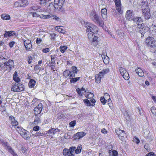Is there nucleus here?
<instances>
[{"instance_id":"18","label":"nucleus","mask_w":156,"mask_h":156,"mask_svg":"<svg viewBox=\"0 0 156 156\" xmlns=\"http://www.w3.org/2000/svg\"><path fill=\"white\" fill-rule=\"evenodd\" d=\"M85 135L86 133L84 132H78L74 135V139L75 140H79L84 136Z\"/></svg>"},{"instance_id":"55","label":"nucleus","mask_w":156,"mask_h":156,"mask_svg":"<svg viewBox=\"0 0 156 156\" xmlns=\"http://www.w3.org/2000/svg\"><path fill=\"white\" fill-rule=\"evenodd\" d=\"M36 42L37 44H41L42 40L41 38H37L36 40Z\"/></svg>"},{"instance_id":"10","label":"nucleus","mask_w":156,"mask_h":156,"mask_svg":"<svg viewBox=\"0 0 156 156\" xmlns=\"http://www.w3.org/2000/svg\"><path fill=\"white\" fill-rule=\"evenodd\" d=\"M40 19H49L51 18L54 20H56L60 22L61 21V19L55 16L52 15H45L42 14H40Z\"/></svg>"},{"instance_id":"24","label":"nucleus","mask_w":156,"mask_h":156,"mask_svg":"<svg viewBox=\"0 0 156 156\" xmlns=\"http://www.w3.org/2000/svg\"><path fill=\"white\" fill-rule=\"evenodd\" d=\"M85 96L87 98L90 99L94 97L93 94L91 92L85 91Z\"/></svg>"},{"instance_id":"40","label":"nucleus","mask_w":156,"mask_h":156,"mask_svg":"<svg viewBox=\"0 0 156 156\" xmlns=\"http://www.w3.org/2000/svg\"><path fill=\"white\" fill-rule=\"evenodd\" d=\"M76 149V147H73L69 148V150L71 153V155H72V154H74L73 153H74V151H75Z\"/></svg>"},{"instance_id":"30","label":"nucleus","mask_w":156,"mask_h":156,"mask_svg":"<svg viewBox=\"0 0 156 156\" xmlns=\"http://www.w3.org/2000/svg\"><path fill=\"white\" fill-rule=\"evenodd\" d=\"M67 47L66 46H61L60 47V51L62 53H64L67 49Z\"/></svg>"},{"instance_id":"20","label":"nucleus","mask_w":156,"mask_h":156,"mask_svg":"<svg viewBox=\"0 0 156 156\" xmlns=\"http://www.w3.org/2000/svg\"><path fill=\"white\" fill-rule=\"evenodd\" d=\"M24 45L27 50L32 48V46L31 44V41L28 40H27L24 42Z\"/></svg>"},{"instance_id":"53","label":"nucleus","mask_w":156,"mask_h":156,"mask_svg":"<svg viewBox=\"0 0 156 156\" xmlns=\"http://www.w3.org/2000/svg\"><path fill=\"white\" fill-rule=\"evenodd\" d=\"M151 111L153 114H155L156 113V109L155 107H152L151 108Z\"/></svg>"},{"instance_id":"29","label":"nucleus","mask_w":156,"mask_h":156,"mask_svg":"<svg viewBox=\"0 0 156 156\" xmlns=\"http://www.w3.org/2000/svg\"><path fill=\"white\" fill-rule=\"evenodd\" d=\"M82 148V145L80 144L77 147V148L75 149V153L76 154L80 153L81 152Z\"/></svg>"},{"instance_id":"17","label":"nucleus","mask_w":156,"mask_h":156,"mask_svg":"<svg viewBox=\"0 0 156 156\" xmlns=\"http://www.w3.org/2000/svg\"><path fill=\"white\" fill-rule=\"evenodd\" d=\"M90 101V102L87 99H84L83 100L84 102L86 104L87 106H92L94 105L95 101L94 99H91Z\"/></svg>"},{"instance_id":"1","label":"nucleus","mask_w":156,"mask_h":156,"mask_svg":"<svg viewBox=\"0 0 156 156\" xmlns=\"http://www.w3.org/2000/svg\"><path fill=\"white\" fill-rule=\"evenodd\" d=\"M86 28V32H90L88 34L89 39L92 41L93 44L96 46L98 44V30H96L97 27L90 23Z\"/></svg>"},{"instance_id":"54","label":"nucleus","mask_w":156,"mask_h":156,"mask_svg":"<svg viewBox=\"0 0 156 156\" xmlns=\"http://www.w3.org/2000/svg\"><path fill=\"white\" fill-rule=\"evenodd\" d=\"M100 101L102 104L105 105V104L106 100L104 97H101L100 98Z\"/></svg>"},{"instance_id":"43","label":"nucleus","mask_w":156,"mask_h":156,"mask_svg":"<svg viewBox=\"0 0 156 156\" xmlns=\"http://www.w3.org/2000/svg\"><path fill=\"white\" fill-rule=\"evenodd\" d=\"M112 152H109V154H111ZM118 153L116 151L114 150L112 151V156H118Z\"/></svg>"},{"instance_id":"47","label":"nucleus","mask_w":156,"mask_h":156,"mask_svg":"<svg viewBox=\"0 0 156 156\" xmlns=\"http://www.w3.org/2000/svg\"><path fill=\"white\" fill-rule=\"evenodd\" d=\"M42 104L39 103L37 106L35 108H37L38 109H39V111H41L42 110Z\"/></svg>"},{"instance_id":"46","label":"nucleus","mask_w":156,"mask_h":156,"mask_svg":"<svg viewBox=\"0 0 156 156\" xmlns=\"http://www.w3.org/2000/svg\"><path fill=\"white\" fill-rule=\"evenodd\" d=\"M51 63H54L55 62V59L56 57V56L55 55H51Z\"/></svg>"},{"instance_id":"41","label":"nucleus","mask_w":156,"mask_h":156,"mask_svg":"<svg viewBox=\"0 0 156 156\" xmlns=\"http://www.w3.org/2000/svg\"><path fill=\"white\" fill-rule=\"evenodd\" d=\"M50 0H40V4L41 5H45Z\"/></svg>"},{"instance_id":"34","label":"nucleus","mask_w":156,"mask_h":156,"mask_svg":"<svg viewBox=\"0 0 156 156\" xmlns=\"http://www.w3.org/2000/svg\"><path fill=\"white\" fill-rule=\"evenodd\" d=\"M21 0H18L14 4V6L15 7H21L22 6L21 4Z\"/></svg>"},{"instance_id":"51","label":"nucleus","mask_w":156,"mask_h":156,"mask_svg":"<svg viewBox=\"0 0 156 156\" xmlns=\"http://www.w3.org/2000/svg\"><path fill=\"white\" fill-rule=\"evenodd\" d=\"M98 23H99V25L103 29H105V26L103 21H99Z\"/></svg>"},{"instance_id":"50","label":"nucleus","mask_w":156,"mask_h":156,"mask_svg":"<svg viewBox=\"0 0 156 156\" xmlns=\"http://www.w3.org/2000/svg\"><path fill=\"white\" fill-rule=\"evenodd\" d=\"M76 90L77 91L78 94L81 96H82L83 94V92L82 91L80 88H78L76 89Z\"/></svg>"},{"instance_id":"11","label":"nucleus","mask_w":156,"mask_h":156,"mask_svg":"<svg viewBox=\"0 0 156 156\" xmlns=\"http://www.w3.org/2000/svg\"><path fill=\"white\" fill-rule=\"evenodd\" d=\"M100 58V59L101 58L103 60L104 63L106 65L109 63V59L108 57L106 55L105 51L103 52L101 54H99L98 56Z\"/></svg>"},{"instance_id":"19","label":"nucleus","mask_w":156,"mask_h":156,"mask_svg":"<svg viewBox=\"0 0 156 156\" xmlns=\"http://www.w3.org/2000/svg\"><path fill=\"white\" fill-rule=\"evenodd\" d=\"M115 5L116 6V9L119 13H121V4L120 0H114Z\"/></svg>"},{"instance_id":"48","label":"nucleus","mask_w":156,"mask_h":156,"mask_svg":"<svg viewBox=\"0 0 156 156\" xmlns=\"http://www.w3.org/2000/svg\"><path fill=\"white\" fill-rule=\"evenodd\" d=\"M152 31V34L153 35H156V26H154L153 29Z\"/></svg>"},{"instance_id":"32","label":"nucleus","mask_w":156,"mask_h":156,"mask_svg":"<svg viewBox=\"0 0 156 156\" xmlns=\"http://www.w3.org/2000/svg\"><path fill=\"white\" fill-rule=\"evenodd\" d=\"M2 18L5 20H9L10 19L9 15L6 14H3L1 15Z\"/></svg>"},{"instance_id":"45","label":"nucleus","mask_w":156,"mask_h":156,"mask_svg":"<svg viewBox=\"0 0 156 156\" xmlns=\"http://www.w3.org/2000/svg\"><path fill=\"white\" fill-rule=\"evenodd\" d=\"M68 77H69L70 78L75 76V75L73 74V72H71V71H69V73H68Z\"/></svg>"},{"instance_id":"16","label":"nucleus","mask_w":156,"mask_h":156,"mask_svg":"<svg viewBox=\"0 0 156 156\" xmlns=\"http://www.w3.org/2000/svg\"><path fill=\"white\" fill-rule=\"evenodd\" d=\"M90 16L91 20L96 23H98V16L97 12L93 10L90 13Z\"/></svg>"},{"instance_id":"35","label":"nucleus","mask_w":156,"mask_h":156,"mask_svg":"<svg viewBox=\"0 0 156 156\" xmlns=\"http://www.w3.org/2000/svg\"><path fill=\"white\" fill-rule=\"evenodd\" d=\"M41 122V119L40 117H36L34 121V123L35 124H37L38 123Z\"/></svg>"},{"instance_id":"5","label":"nucleus","mask_w":156,"mask_h":156,"mask_svg":"<svg viewBox=\"0 0 156 156\" xmlns=\"http://www.w3.org/2000/svg\"><path fill=\"white\" fill-rule=\"evenodd\" d=\"M24 90L23 85L19 83H15L13 84L11 87V90L14 92H20Z\"/></svg>"},{"instance_id":"14","label":"nucleus","mask_w":156,"mask_h":156,"mask_svg":"<svg viewBox=\"0 0 156 156\" xmlns=\"http://www.w3.org/2000/svg\"><path fill=\"white\" fill-rule=\"evenodd\" d=\"M65 0H55L54 5L55 9H60L64 3Z\"/></svg>"},{"instance_id":"8","label":"nucleus","mask_w":156,"mask_h":156,"mask_svg":"<svg viewBox=\"0 0 156 156\" xmlns=\"http://www.w3.org/2000/svg\"><path fill=\"white\" fill-rule=\"evenodd\" d=\"M146 42L148 46L152 48L156 47V41L153 37H147Z\"/></svg>"},{"instance_id":"39","label":"nucleus","mask_w":156,"mask_h":156,"mask_svg":"<svg viewBox=\"0 0 156 156\" xmlns=\"http://www.w3.org/2000/svg\"><path fill=\"white\" fill-rule=\"evenodd\" d=\"M119 69L121 75L123 74V73H125L127 72V71L125 69L122 67H119Z\"/></svg>"},{"instance_id":"33","label":"nucleus","mask_w":156,"mask_h":156,"mask_svg":"<svg viewBox=\"0 0 156 156\" xmlns=\"http://www.w3.org/2000/svg\"><path fill=\"white\" fill-rule=\"evenodd\" d=\"M121 75L125 80H128L129 78V75L127 72L125 73H123V74Z\"/></svg>"},{"instance_id":"25","label":"nucleus","mask_w":156,"mask_h":156,"mask_svg":"<svg viewBox=\"0 0 156 156\" xmlns=\"http://www.w3.org/2000/svg\"><path fill=\"white\" fill-rule=\"evenodd\" d=\"M135 71L139 76L142 77L144 76V73L140 68H138Z\"/></svg>"},{"instance_id":"61","label":"nucleus","mask_w":156,"mask_h":156,"mask_svg":"<svg viewBox=\"0 0 156 156\" xmlns=\"http://www.w3.org/2000/svg\"><path fill=\"white\" fill-rule=\"evenodd\" d=\"M64 138L65 139H68L70 138V136L69 135L68 133H66L64 135Z\"/></svg>"},{"instance_id":"57","label":"nucleus","mask_w":156,"mask_h":156,"mask_svg":"<svg viewBox=\"0 0 156 156\" xmlns=\"http://www.w3.org/2000/svg\"><path fill=\"white\" fill-rule=\"evenodd\" d=\"M76 122L75 121H73L70 122L69 125L71 127H74L76 125Z\"/></svg>"},{"instance_id":"13","label":"nucleus","mask_w":156,"mask_h":156,"mask_svg":"<svg viewBox=\"0 0 156 156\" xmlns=\"http://www.w3.org/2000/svg\"><path fill=\"white\" fill-rule=\"evenodd\" d=\"M132 20L133 21L135 26H137V27H142L144 24L142 23L143 20L141 17L134 18Z\"/></svg>"},{"instance_id":"9","label":"nucleus","mask_w":156,"mask_h":156,"mask_svg":"<svg viewBox=\"0 0 156 156\" xmlns=\"http://www.w3.org/2000/svg\"><path fill=\"white\" fill-rule=\"evenodd\" d=\"M115 132L119 139L121 141H123L124 140V137L126 136V134L125 131L121 130L119 129H117L115 130Z\"/></svg>"},{"instance_id":"28","label":"nucleus","mask_w":156,"mask_h":156,"mask_svg":"<svg viewBox=\"0 0 156 156\" xmlns=\"http://www.w3.org/2000/svg\"><path fill=\"white\" fill-rule=\"evenodd\" d=\"M55 28L56 30H57L59 32L63 34L65 33V31L63 29V27L62 26H57L55 27Z\"/></svg>"},{"instance_id":"56","label":"nucleus","mask_w":156,"mask_h":156,"mask_svg":"<svg viewBox=\"0 0 156 156\" xmlns=\"http://www.w3.org/2000/svg\"><path fill=\"white\" fill-rule=\"evenodd\" d=\"M42 51L44 53H47L50 51V49L48 48H45L42 49Z\"/></svg>"},{"instance_id":"38","label":"nucleus","mask_w":156,"mask_h":156,"mask_svg":"<svg viewBox=\"0 0 156 156\" xmlns=\"http://www.w3.org/2000/svg\"><path fill=\"white\" fill-rule=\"evenodd\" d=\"M21 4L22 6H24L28 4V2L27 0H21Z\"/></svg>"},{"instance_id":"63","label":"nucleus","mask_w":156,"mask_h":156,"mask_svg":"<svg viewBox=\"0 0 156 156\" xmlns=\"http://www.w3.org/2000/svg\"><path fill=\"white\" fill-rule=\"evenodd\" d=\"M155 154L153 152H150L147 154L145 156H155Z\"/></svg>"},{"instance_id":"23","label":"nucleus","mask_w":156,"mask_h":156,"mask_svg":"<svg viewBox=\"0 0 156 156\" xmlns=\"http://www.w3.org/2000/svg\"><path fill=\"white\" fill-rule=\"evenodd\" d=\"M29 14L31 15L34 19L39 18H40V15H39L38 12H37L31 11L29 12Z\"/></svg>"},{"instance_id":"64","label":"nucleus","mask_w":156,"mask_h":156,"mask_svg":"<svg viewBox=\"0 0 156 156\" xmlns=\"http://www.w3.org/2000/svg\"><path fill=\"white\" fill-rule=\"evenodd\" d=\"M101 132L102 133L106 134L107 133V131L105 128L101 129Z\"/></svg>"},{"instance_id":"52","label":"nucleus","mask_w":156,"mask_h":156,"mask_svg":"<svg viewBox=\"0 0 156 156\" xmlns=\"http://www.w3.org/2000/svg\"><path fill=\"white\" fill-rule=\"evenodd\" d=\"M34 112L35 115H37L41 112V111H39V109L37 108H35L34 109Z\"/></svg>"},{"instance_id":"37","label":"nucleus","mask_w":156,"mask_h":156,"mask_svg":"<svg viewBox=\"0 0 156 156\" xmlns=\"http://www.w3.org/2000/svg\"><path fill=\"white\" fill-rule=\"evenodd\" d=\"M72 70L71 72H73V74H74L75 75V74H76L78 70L77 68L75 66H72Z\"/></svg>"},{"instance_id":"42","label":"nucleus","mask_w":156,"mask_h":156,"mask_svg":"<svg viewBox=\"0 0 156 156\" xmlns=\"http://www.w3.org/2000/svg\"><path fill=\"white\" fill-rule=\"evenodd\" d=\"M44 135V134L43 133H41L40 132H39L37 133H36L35 135L34 136L36 137L37 136H43Z\"/></svg>"},{"instance_id":"49","label":"nucleus","mask_w":156,"mask_h":156,"mask_svg":"<svg viewBox=\"0 0 156 156\" xmlns=\"http://www.w3.org/2000/svg\"><path fill=\"white\" fill-rule=\"evenodd\" d=\"M21 151L23 153L25 154H27V150L26 148L23 147H22L21 149Z\"/></svg>"},{"instance_id":"27","label":"nucleus","mask_w":156,"mask_h":156,"mask_svg":"<svg viewBox=\"0 0 156 156\" xmlns=\"http://www.w3.org/2000/svg\"><path fill=\"white\" fill-rule=\"evenodd\" d=\"M101 13L103 19L106 18L107 16V9L106 8L102 9L101 11Z\"/></svg>"},{"instance_id":"2","label":"nucleus","mask_w":156,"mask_h":156,"mask_svg":"<svg viewBox=\"0 0 156 156\" xmlns=\"http://www.w3.org/2000/svg\"><path fill=\"white\" fill-rule=\"evenodd\" d=\"M142 15L146 19H148L151 16L150 11L149 5L146 0L142 1L141 4Z\"/></svg>"},{"instance_id":"6","label":"nucleus","mask_w":156,"mask_h":156,"mask_svg":"<svg viewBox=\"0 0 156 156\" xmlns=\"http://www.w3.org/2000/svg\"><path fill=\"white\" fill-rule=\"evenodd\" d=\"M150 28L144 26V24L142 25V27H136V31L137 32H139L141 34V37H143L144 34L148 31Z\"/></svg>"},{"instance_id":"60","label":"nucleus","mask_w":156,"mask_h":156,"mask_svg":"<svg viewBox=\"0 0 156 156\" xmlns=\"http://www.w3.org/2000/svg\"><path fill=\"white\" fill-rule=\"evenodd\" d=\"M39 129V127L38 126H36L34 127L33 130L37 131H38Z\"/></svg>"},{"instance_id":"44","label":"nucleus","mask_w":156,"mask_h":156,"mask_svg":"<svg viewBox=\"0 0 156 156\" xmlns=\"http://www.w3.org/2000/svg\"><path fill=\"white\" fill-rule=\"evenodd\" d=\"M11 122V124H12V126H17L18 124V122L15 119H14Z\"/></svg>"},{"instance_id":"26","label":"nucleus","mask_w":156,"mask_h":156,"mask_svg":"<svg viewBox=\"0 0 156 156\" xmlns=\"http://www.w3.org/2000/svg\"><path fill=\"white\" fill-rule=\"evenodd\" d=\"M36 83V81L33 79H30L28 83V86L30 88H33L35 86Z\"/></svg>"},{"instance_id":"12","label":"nucleus","mask_w":156,"mask_h":156,"mask_svg":"<svg viewBox=\"0 0 156 156\" xmlns=\"http://www.w3.org/2000/svg\"><path fill=\"white\" fill-rule=\"evenodd\" d=\"M134 15V13L133 10H128L126 13V18L129 21H132L135 18Z\"/></svg>"},{"instance_id":"4","label":"nucleus","mask_w":156,"mask_h":156,"mask_svg":"<svg viewBox=\"0 0 156 156\" xmlns=\"http://www.w3.org/2000/svg\"><path fill=\"white\" fill-rule=\"evenodd\" d=\"M16 130L20 135L24 139L28 140L29 139L30 135V133L23 129L21 127L17 126Z\"/></svg>"},{"instance_id":"62","label":"nucleus","mask_w":156,"mask_h":156,"mask_svg":"<svg viewBox=\"0 0 156 156\" xmlns=\"http://www.w3.org/2000/svg\"><path fill=\"white\" fill-rule=\"evenodd\" d=\"M13 80L16 82V83H18L20 81V79L18 77L14 78Z\"/></svg>"},{"instance_id":"21","label":"nucleus","mask_w":156,"mask_h":156,"mask_svg":"<svg viewBox=\"0 0 156 156\" xmlns=\"http://www.w3.org/2000/svg\"><path fill=\"white\" fill-rule=\"evenodd\" d=\"M16 34L15 32L14 31H5V33L4 34V37H11L15 35Z\"/></svg>"},{"instance_id":"22","label":"nucleus","mask_w":156,"mask_h":156,"mask_svg":"<svg viewBox=\"0 0 156 156\" xmlns=\"http://www.w3.org/2000/svg\"><path fill=\"white\" fill-rule=\"evenodd\" d=\"M62 154L64 156H75V154L71 155V153L69 149H64L62 151Z\"/></svg>"},{"instance_id":"7","label":"nucleus","mask_w":156,"mask_h":156,"mask_svg":"<svg viewBox=\"0 0 156 156\" xmlns=\"http://www.w3.org/2000/svg\"><path fill=\"white\" fill-rule=\"evenodd\" d=\"M0 143L4 145L7 150L13 156H17V154L14 151L12 148L10 147L9 144L5 140H0Z\"/></svg>"},{"instance_id":"3","label":"nucleus","mask_w":156,"mask_h":156,"mask_svg":"<svg viewBox=\"0 0 156 156\" xmlns=\"http://www.w3.org/2000/svg\"><path fill=\"white\" fill-rule=\"evenodd\" d=\"M14 62L12 60H9L6 62L5 59L2 57L0 58V66L2 69L6 68V69L11 70L13 67Z\"/></svg>"},{"instance_id":"58","label":"nucleus","mask_w":156,"mask_h":156,"mask_svg":"<svg viewBox=\"0 0 156 156\" xmlns=\"http://www.w3.org/2000/svg\"><path fill=\"white\" fill-rule=\"evenodd\" d=\"M69 73V70H66L64 71L63 73V75L66 77H68V73Z\"/></svg>"},{"instance_id":"59","label":"nucleus","mask_w":156,"mask_h":156,"mask_svg":"<svg viewBox=\"0 0 156 156\" xmlns=\"http://www.w3.org/2000/svg\"><path fill=\"white\" fill-rule=\"evenodd\" d=\"M51 130H52V129L47 131V133L49 134L50 136H51L53 135V132L51 131Z\"/></svg>"},{"instance_id":"15","label":"nucleus","mask_w":156,"mask_h":156,"mask_svg":"<svg viewBox=\"0 0 156 156\" xmlns=\"http://www.w3.org/2000/svg\"><path fill=\"white\" fill-rule=\"evenodd\" d=\"M110 71V69L109 68H107L103 69L101 71H100L98 74V79L100 78V80L104 77V75L109 73Z\"/></svg>"},{"instance_id":"31","label":"nucleus","mask_w":156,"mask_h":156,"mask_svg":"<svg viewBox=\"0 0 156 156\" xmlns=\"http://www.w3.org/2000/svg\"><path fill=\"white\" fill-rule=\"evenodd\" d=\"M70 82L72 83H76L77 80L80 79V77H77L76 78L71 77L70 78Z\"/></svg>"},{"instance_id":"36","label":"nucleus","mask_w":156,"mask_h":156,"mask_svg":"<svg viewBox=\"0 0 156 156\" xmlns=\"http://www.w3.org/2000/svg\"><path fill=\"white\" fill-rule=\"evenodd\" d=\"M80 23L81 24L85 27H87L88 26V25L90 23H88L86 22H85L82 19L80 20Z\"/></svg>"}]
</instances>
